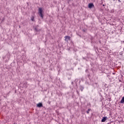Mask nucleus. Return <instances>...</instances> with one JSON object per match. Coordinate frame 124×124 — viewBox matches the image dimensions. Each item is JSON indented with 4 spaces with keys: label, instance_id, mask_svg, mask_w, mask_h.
I'll use <instances>...</instances> for the list:
<instances>
[{
    "label": "nucleus",
    "instance_id": "7ed1b4c3",
    "mask_svg": "<svg viewBox=\"0 0 124 124\" xmlns=\"http://www.w3.org/2000/svg\"><path fill=\"white\" fill-rule=\"evenodd\" d=\"M88 7H89V8H93V4L89 3L88 4Z\"/></svg>",
    "mask_w": 124,
    "mask_h": 124
},
{
    "label": "nucleus",
    "instance_id": "f03ea898",
    "mask_svg": "<svg viewBox=\"0 0 124 124\" xmlns=\"http://www.w3.org/2000/svg\"><path fill=\"white\" fill-rule=\"evenodd\" d=\"M65 41H68V40H70V37L68 36H65Z\"/></svg>",
    "mask_w": 124,
    "mask_h": 124
},
{
    "label": "nucleus",
    "instance_id": "423d86ee",
    "mask_svg": "<svg viewBox=\"0 0 124 124\" xmlns=\"http://www.w3.org/2000/svg\"><path fill=\"white\" fill-rule=\"evenodd\" d=\"M40 31V30H39V29H38V28H35V31L36 32H38V31Z\"/></svg>",
    "mask_w": 124,
    "mask_h": 124
},
{
    "label": "nucleus",
    "instance_id": "f257e3e1",
    "mask_svg": "<svg viewBox=\"0 0 124 124\" xmlns=\"http://www.w3.org/2000/svg\"><path fill=\"white\" fill-rule=\"evenodd\" d=\"M44 13V9H42V8H39L38 9V14L39 16H40V17H41V18H43Z\"/></svg>",
    "mask_w": 124,
    "mask_h": 124
},
{
    "label": "nucleus",
    "instance_id": "0eeeda50",
    "mask_svg": "<svg viewBox=\"0 0 124 124\" xmlns=\"http://www.w3.org/2000/svg\"><path fill=\"white\" fill-rule=\"evenodd\" d=\"M121 103H124V96L123 97L122 100H121Z\"/></svg>",
    "mask_w": 124,
    "mask_h": 124
},
{
    "label": "nucleus",
    "instance_id": "6e6552de",
    "mask_svg": "<svg viewBox=\"0 0 124 124\" xmlns=\"http://www.w3.org/2000/svg\"><path fill=\"white\" fill-rule=\"evenodd\" d=\"M34 17H32L31 18V21H33V19H34Z\"/></svg>",
    "mask_w": 124,
    "mask_h": 124
},
{
    "label": "nucleus",
    "instance_id": "20e7f679",
    "mask_svg": "<svg viewBox=\"0 0 124 124\" xmlns=\"http://www.w3.org/2000/svg\"><path fill=\"white\" fill-rule=\"evenodd\" d=\"M37 106L38 107H39V108L42 107V103H39L37 104Z\"/></svg>",
    "mask_w": 124,
    "mask_h": 124
},
{
    "label": "nucleus",
    "instance_id": "39448f33",
    "mask_svg": "<svg viewBox=\"0 0 124 124\" xmlns=\"http://www.w3.org/2000/svg\"><path fill=\"white\" fill-rule=\"evenodd\" d=\"M108 118L107 117H104L103 119H102V122H104L106 120H107Z\"/></svg>",
    "mask_w": 124,
    "mask_h": 124
}]
</instances>
